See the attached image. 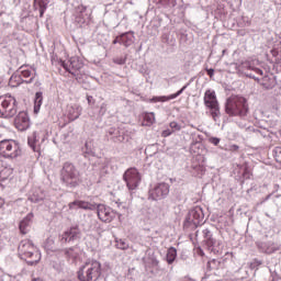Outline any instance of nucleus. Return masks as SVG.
<instances>
[{"label":"nucleus","mask_w":281,"mask_h":281,"mask_svg":"<svg viewBox=\"0 0 281 281\" xmlns=\"http://www.w3.org/2000/svg\"><path fill=\"white\" fill-rule=\"evenodd\" d=\"M172 133H173L172 130H165L162 131V137H170Z\"/></svg>","instance_id":"46"},{"label":"nucleus","mask_w":281,"mask_h":281,"mask_svg":"<svg viewBox=\"0 0 281 281\" xmlns=\"http://www.w3.org/2000/svg\"><path fill=\"white\" fill-rule=\"evenodd\" d=\"M160 3L165 5V8H175L177 0H160Z\"/></svg>","instance_id":"41"},{"label":"nucleus","mask_w":281,"mask_h":281,"mask_svg":"<svg viewBox=\"0 0 281 281\" xmlns=\"http://www.w3.org/2000/svg\"><path fill=\"white\" fill-rule=\"evenodd\" d=\"M135 43V32L128 31L121 34V45L123 47H131Z\"/></svg>","instance_id":"25"},{"label":"nucleus","mask_w":281,"mask_h":281,"mask_svg":"<svg viewBox=\"0 0 281 281\" xmlns=\"http://www.w3.org/2000/svg\"><path fill=\"white\" fill-rule=\"evenodd\" d=\"M81 113H82V108L78 104L68 105V108H67V115H68V120H70V122L78 120V117H80Z\"/></svg>","instance_id":"23"},{"label":"nucleus","mask_w":281,"mask_h":281,"mask_svg":"<svg viewBox=\"0 0 281 281\" xmlns=\"http://www.w3.org/2000/svg\"><path fill=\"white\" fill-rule=\"evenodd\" d=\"M34 82V77L30 79H22L21 75L16 70L9 79V87L16 88L20 87V85H32Z\"/></svg>","instance_id":"20"},{"label":"nucleus","mask_w":281,"mask_h":281,"mask_svg":"<svg viewBox=\"0 0 281 281\" xmlns=\"http://www.w3.org/2000/svg\"><path fill=\"white\" fill-rule=\"evenodd\" d=\"M100 115H104L106 113V104L102 103L99 111Z\"/></svg>","instance_id":"45"},{"label":"nucleus","mask_w":281,"mask_h":281,"mask_svg":"<svg viewBox=\"0 0 281 281\" xmlns=\"http://www.w3.org/2000/svg\"><path fill=\"white\" fill-rule=\"evenodd\" d=\"M151 265L153 267H159V260H157L156 258L151 259Z\"/></svg>","instance_id":"51"},{"label":"nucleus","mask_w":281,"mask_h":281,"mask_svg":"<svg viewBox=\"0 0 281 281\" xmlns=\"http://www.w3.org/2000/svg\"><path fill=\"white\" fill-rule=\"evenodd\" d=\"M100 276H102V263L98 260L86 261L78 271L80 281H98Z\"/></svg>","instance_id":"3"},{"label":"nucleus","mask_w":281,"mask_h":281,"mask_svg":"<svg viewBox=\"0 0 281 281\" xmlns=\"http://www.w3.org/2000/svg\"><path fill=\"white\" fill-rule=\"evenodd\" d=\"M203 234V238H204V243L207 247V249H210V251H217L216 249V240L214 239L213 235H212V231L205 228L202 231Z\"/></svg>","instance_id":"22"},{"label":"nucleus","mask_w":281,"mask_h":281,"mask_svg":"<svg viewBox=\"0 0 281 281\" xmlns=\"http://www.w3.org/2000/svg\"><path fill=\"white\" fill-rule=\"evenodd\" d=\"M127 58H128L127 55L114 57V58H113V63H114L115 65H126V59H127Z\"/></svg>","instance_id":"40"},{"label":"nucleus","mask_w":281,"mask_h":281,"mask_svg":"<svg viewBox=\"0 0 281 281\" xmlns=\"http://www.w3.org/2000/svg\"><path fill=\"white\" fill-rule=\"evenodd\" d=\"M162 38H164V41H165V43H168V44H170V41H169V38H168V35H162Z\"/></svg>","instance_id":"52"},{"label":"nucleus","mask_w":281,"mask_h":281,"mask_svg":"<svg viewBox=\"0 0 281 281\" xmlns=\"http://www.w3.org/2000/svg\"><path fill=\"white\" fill-rule=\"evenodd\" d=\"M177 260V248L169 247L166 255V261L168 265H172Z\"/></svg>","instance_id":"34"},{"label":"nucleus","mask_w":281,"mask_h":281,"mask_svg":"<svg viewBox=\"0 0 281 281\" xmlns=\"http://www.w3.org/2000/svg\"><path fill=\"white\" fill-rule=\"evenodd\" d=\"M123 181H125L128 190H136L142 182V176L136 168H130L124 172Z\"/></svg>","instance_id":"11"},{"label":"nucleus","mask_w":281,"mask_h":281,"mask_svg":"<svg viewBox=\"0 0 281 281\" xmlns=\"http://www.w3.org/2000/svg\"><path fill=\"white\" fill-rule=\"evenodd\" d=\"M47 137H48L47 132H40V133L34 132L31 136H29L27 144L34 153H41V145L45 144V140L47 139Z\"/></svg>","instance_id":"14"},{"label":"nucleus","mask_w":281,"mask_h":281,"mask_svg":"<svg viewBox=\"0 0 281 281\" xmlns=\"http://www.w3.org/2000/svg\"><path fill=\"white\" fill-rule=\"evenodd\" d=\"M34 8H38L40 16L43 19L45 11L47 10V5L49 4V0H34Z\"/></svg>","instance_id":"30"},{"label":"nucleus","mask_w":281,"mask_h":281,"mask_svg":"<svg viewBox=\"0 0 281 281\" xmlns=\"http://www.w3.org/2000/svg\"><path fill=\"white\" fill-rule=\"evenodd\" d=\"M34 220V213H29L21 222H20V232L21 234H27L30 226L32 225V221Z\"/></svg>","instance_id":"26"},{"label":"nucleus","mask_w":281,"mask_h":281,"mask_svg":"<svg viewBox=\"0 0 281 281\" xmlns=\"http://www.w3.org/2000/svg\"><path fill=\"white\" fill-rule=\"evenodd\" d=\"M210 144H213V146H218L221 144V138L218 137H211L209 138Z\"/></svg>","instance_id":"43"},{"label":"nucleus","mask_w":281,"mask_h":281,"mask_svg":"<svg viewBox=\"0 0 281 281\" xmlns=\"http://www.w3.org/2000/svg\"><path fill=\"white\" fill-rule=\"evenodd\" d=\"M16 99L12 95L0 97V117H14L18 113Z\"/></svg>","instance_id":"7"},{"label":"nucleus","mask_w":281,"mask_h":281,"mask_svg":"<svg viewBox=\"0 0 281 281\" xmlns=\"http://www.w3.org/2000/svg\"><path fill=\"white\" fill-rule=\"evenodd\" d=\"M260 267H262V260H259V259H254L249 263V269H251L252 271H258V269H260Z\"/></svg>","instance_id":"36"},{"label":"nucleus","mask_w":281,"mask_h":281,"mask_svg":"<svg viewBox=\"0 0 281 281\" xmlns=\"http://www.w3.org/2000/svg\"><path fill=\"white\" fill-rule=\"evenodd\" d=\"M239 127H240V128H245V123H240V124H239Z\"/></svg>","instance_id":"55"},{"label":"nucleus","mask_w":281,"mask_h":281,"mask_svg":"<svg viewBox=\"0 0 281 281\" xmlns=\"http://www.w3.org/2000/svg\"><path fill=\"white\" fill-rule=\"evenodd\" d=\"M205 214H203V209L201 206H195L191 209L184 220L183 227L184 229H196L203 220Z\"/></svg>","instance_id":"8"},{"label":"nucleus","mask_w":281,"mask_h":281,"mask_svg":"<svg viewBox=\"0 0 281 281\" xmlns=\"http://www.w3.org/2000/svg\"><path fill=\"white\" fill-rule=\"evenodd\" d=\"M188 85L183 86L180 90H178L176 93L170 94V95H161V97H154L151 99H149V102L151 104H157V102H170V100H177V98H179V95H181V93H183V91L186 89H188Z\"/></svg>","instance_id":"19"},{"label":"nucleus","mask_w":281,"mask_h":281,"mask_svg":"<svg viewBox=\"0 0 281 281\" xmlns=\"http://www.w3.org/2000/svg\"><path fill=\"white\" fill-rule=\"evenodd\" d=\"M29 201H31V203H41V201H45V192L41 189H33L29 195Z\"/></svg>","instance_id":"27"},{"label":"nucleus","mask_w":281,"mask_h":281,"mask_svg":"<svg viewBox=\"0 0 281 281\" xmlns=\"http://www.w3.org/2000/svg\"><path fill=\"white\" fill-rule=\"evenodd\" d=\"M170 194V184L166 182H160L149 189V199L151 201H161Z\"/></svg>","instance_id":"12"},{"label":"nucleus","mask_w":281,"mask_h":281,"mask_svg":"<svg viewBox=\"0 0 281 281\" xmlns=\"http://www.w3.org/2000/svg\"><path fill=\"white\" fill-rule=\"evenodd\" d=\"M231 67H234L236 74L239 76H247V78H252V80H260L259 78H256L254 74H248L247 71H255L258 76H263V71L260 68L254 67L251 65V61H241L240 64L234 63L231 64Z\"/></svg>","instance_id":"9"},{"label":"nucleus","mask_w":281,"mask_h":281,"mask_svg":"<svg viewBox=\"0 0 281 281\" xmlns=\"http://www.w3.org/2000/svg\"><path fill=\"white\" fill-rule=\"evenodd\" d=\"M155 124V113H145L143 115V126H153Z\"/></svg>","instance_id":"35"},{"label":"nucleus","mask_w":281,"mask_h":281,"mask_svg":"<svg viewBox=\"0 0 281 281\" xmlns=\"http://www.w3.org/2000/svg\"><path fill=\"white\" fill-rule=\"evenodd\" d=\"M14 169L5 162H0V181H5L9 177H11Z\"/></svg>","instance_id":"28"},{"label":"nucleus","mask_w":281,"mask_h":281,"mask_svg":"<svg viewBox=\"0 0 281 281\" xmlns=\"http://www.w3.org/2000/svg\"><path fill=\"white\" fill-rule=\"evenodd\" d=\"M204 106L211 110V115L216 122L221 116V108L218 106V99H216V92L214 90H206L204 93Z\"/></svg>","instance_id":"10"},{"label":"nucleus","mask_w":281,"mask_h":281,"mask_svg":"<svg viewBox=\"0 0 281 281\" xmlns=\"http://www.w3.org/2000/svg\"><path fill=\"white\" fill-rule=\"evenodd\" d=\"M116 248L117 249H122L123 251L128 249V243H126V240L124 239H116Z\"/></svg>","instance_id":"38"},{"label":"nucleus","mask_w":281,"mask_h":281,"mask_svg":"<svg viewBox=\"0 0 281 281\" xmlns=\"http://www.w3.org/2000/svg\"><path fill=\"white\" fill-rule=\"evenodd\" d=\"M82 238V231L78 225L71 226L65 233L59 235V241L61 245H67V243H76Z\"/></svg>","instance_id":"13"},{"label":"nucleus","mask_w":281,"mask_h":281,"mask_svg":"<svg viewBox=\"0 0 281 281\" xmlns=\"http://www.w3.org/2000/svg\"><path fill=\"white\" fill-rule=\"evenodd\" d=\"M2 205H5V201H3V199L0 198V209L2 207Z\"/></svg>","instance_id":"53"},{"label":"nucleus","mask_w":281,"mask_h":281,"mask_svg":"<svg viewBox=\"0 0 281 281\" xmlns=\"http://www.w3.org/2000/svg\"><path fill=\"white\" fill-rule=\"evenodd\" d=\"M72 76L79 85H87V81L89 80V74L82 69L77 70Z\"/></svg>","instance_id":"31"},{"label":"nucleus","mask_w":281,"mask_h":281,"mask_svg":"<svg viewBox=\"0 0 281 281\" xmlns=\"http://www.w3.org/2000/svg\"><path fill=\"white\" fill-rule=\"evenodd\" d=\"M170 128H171V132L172 133H177V131H181V124L177 123V122H171L169 124Z\"/></svg>","instance_id":"42"},{"label":"nucleus","mask_w":281,"mask_h":281,"mask_svg":"<svg viewBox=\"0 0 281 281\" xmlns=\"http://www.w3.org/2000/svg\"><path fill=\"white\" fill-rule=\"evenodd\" d=\"M117 204L119 210H126V205L122 202H115Z\"/></svg>","instance_id":"50"},{"label":"nucleus","mask_w":281,"mask_h":281,"mask_svg":"<svg viewBox=\"0 0 281 281\" xmlns=\"http://www.w3.org/2000/svg\"><path fill=\"white\" fill-rule=\"evenodd\" d=\"M256 246L261 254H276L280 249L273 241H257Z\"/></svg>","instance_id":"21"},{"label":"nucleus","mask_w":281,"mask_h":281,"mask_svg":"<svg viewBox=\"0 0 281 281\" xmlns=\"http://www.w3.org/2000/svg\"><path fill=\"white\" fill-rule=\"evenodd\" d=\"M52 245H54V239L47 238L46 244H45L46 249H54V247H52Z\"/></svg>","instance_id":"44"},{"label":"nucleus","mask_w":281,"mask_h":281,"mask_svg":"<svg viewBox=\"0 0 281 281\" xmlns=\"http://www.w3.org/2000/svg\"><path fill=\"white\" fill-rule=\"evenodd\" d=\"M85 89H89V87L86 86Z\"/></svg>","instance_id":"58"},{"label":"nucleus","mask_w":281,"mask_h":281,"mask_svg":"<svg viewBox=\"0 0 281 281\" xmlns=\"http://www.w3.org/2000/svg\"><path fill=\"white\" fill-rule=\"evenodd\" d=\"M271 54L274 58V63L280 64L281 63V48H273L271 50Z\"/></svg>","instance_id":"37"},{"label":"nucleus","mask_w":281,"mask_h":281,"mask_svg":"<svg viewBox=\"0 0 281 281\" xmlns=\"http://www.w3.org/2000/svg\"><path fill=\"white\" fill-rule=\"evenodd\" d=\"M21 155H23L21 143L15 139L0 140V157L4 159H18Z\"/></svg>","instance_id":"6"},{"label":"nucleus","mask_w":281,"mask_h":281,"mask_svg":"<svg viewBox=\"0 0 281 281\" xmlns=\"http://www.w3.org/2000/svg\"><path fill=\"white\" fill-rule=\"evenodd\" d=\"M272 155L278 164H281V147H274Z\"/></svg>","instance_id":"39"},{"label":"nucleus","mask_w":281,"mask_h":281,"mask_svg":"<svg viewBox=\"0 0 281 281\" xmlns=\"http://www.w3.org/2000/svg\"><path fill=\"white\" fill-rule=\"evenodd\" d=\"M225 111L227 115L232 117H240L245 120L247 113H249V104H247V99L240 95H232L226 100Z\"/></svg>","instance_id":"2"},{"label":"nucleus","mask_w":281,"mask_h":281,"mask_svg":"<svg viewBox=\"0 0 281 281\" xmlns=\"http://www.w3.org/2000/svg\"><path fill=\"white\" fill-rule=\"evenodd\" d=\"M81 153L83 157H95V149L93 148V143L91 140H87L85 146L81 148Z\"/></svg>","instance_id":"29"},{"label":"nucleus","mask_w":281,"mask_h":281,"mask_svg":"<svg viewBox=\"0 0 281 281\" xmlns=\"http://www.w3.org/2000/svg\"><path fill=\"white\" fill-rule=\"evenodd\" d=\"M60 181L66 188H78L80 186V170L71 162H65L60 171Z\"/></svg>","instance_id":"4"},{"label":"nucleus","mask_w":281,"mask_h":281,"mask_svg":"<svg viewBox=\"0 0 281 281\" xmlns=\"http://www.w3.org/2000/svg\"><path fill=\"white\" fill-rule=\"evenodd\" d=\"M206 72L210 78H214V68H206Z\"/></svg>","instance_id":"49"},{"label":"nucleus","mask_w":281,"mask_h":281,"mask_svg":"<svg viewBox=\"0 0 281 281\" xmlns=\"http://www.w3.org/2000/svg\"><path fill=\"white\" fill-rule=\"evenodd\" d=\"M261 85L265 89H273V87H276L277 82H276V78L274 77H269V76H265L261 79Z\"/></svg>","instance_id":"32"},{"label":"nucleus","mask_w":281,"mask_h":281,"mask_svg":"<svg viewBox=\"0 0 281 281\" xmlns=\"http://www.w3.org/2000/svg\"><path fill=\"white\" fill-rule=\"evenodd\" d=\"M105 137L108 139H112V142H128L131 137L128 134H126V131L124 128L120 127H109L105 132Z\"/></svg>","instance_id":"15"},{"label":"nucleus","mask_w":281,"mask_h":281,"mask_svg":"<svg viewBox=\"0 0 281 281\" xmlns=\"http://www.w3.org/2000/svg\"><path fill=\"white\" fill-rule=\"evenodd\" d=\"M92 99L93 97H88V102H91Z\"/></svg>","instance_id":"56"},{"label":"nucleus","mask_w":281,"mask_h":281,"mask_svg":"<svg viewBox=\"0 0 281 281\" xmlns=\"http://www.w3.org/2000/svg\"><path fill=\"white\" fill-rule=\"evenodd\" d=\"M33 281H41L40 279H34Z\"/></svg>","instance_id":"57"},{"label":"nucleus","mask_w":281,"mask_h":281,"mask_svg":"<svg viewBox=\"0 0 281 281\" xmlns=\"http://www.w3.org/2000/svg\"><path fill=\"white\" fill-rule=\"evenodd\" d=\"M239 146L238 145H231L229 146V150L232 151V153H237V150H239Z\"/></svg>","instance_id":"48"},{"label":"nucleus","mask_w":281,"mask_h":281,"mask_svg":"<svg viewBox=\"0 0 281 281\" xmlns=\"http://www.w3.org/2000/svg\"><path fill=\"white\" fill-rule=\"evenodd\" d=\"M43 106V93L41 91L35 93L34 98V113H38Z\"/></svg>","instance_id":"33"},{"label":"nucleus","mask_w":281,"mask_h":281,"mask_svg":"<svg viewBox=\"0 0 281 281\" xmlns=\"http://www.w3.org/2000/svg\"><path fill=\"white\" fill-rule=\"evenodd\" d=\"M69 251H74V248H69L66 250V255L69 256Z\"/></svg>","instance_id":"54"},{"label":"nucleus","mask_w":281,"mask_h":281,"mask_svg":"<svg viewBox=\"0 0 281 281\" xmlns=\"http://www.w3.org/2000/svg\"><path fill=\"white\" fill-rule=\"evenodd\" d=\"M18 74H20V77L22 80H30V78H36V69L27 68V66H21L18 69Z\"/></svg>","instance_id":"24"},{"label":"nucleus","mask_w":281,"mask_h":281,"mask_svg":"<svg viewBox=\"0 0 281 281\" xmlns=\"http://www.w3.org/2000/svg\"><path fill=\"white\" fill-rule=\"evenodd\" d=\"M60 65L65 68L66 71H68V74H71V76L85 67V64L80 57H70L68 61H60Z\"/></svg>","instance_id":"16"},{"label":"nucleus","mask_w":281,"mask_h":281,"mask_svg":"<svg viewBox=\"0 0 281 281\" xmlns=\"http://www.w3.org/2000/svg\"><path fill=\"white\" fill-rule=\"evenodd\" d=\"M68 207L69 210H76V207H78L79 210H97L98 217L102 221V223H111L115 218V216L122 218V214L111 209V206H106L104 204L97 205L90 202L76 200L74 202H70L68 204Z\"/></svg>","instance_id":"1"},{"label":"nucleus","mask_w":281,"mask_h":281,"mask_svg":"<svg viewBox=\"0 0 281 281\" xmlns=\"http://www.w3.org/2000/svg\"><path fill=\"white\" fill-rule=\"evenodd\" d=\"M117 43H119V45H122V37H121V35H119V36H116V37L114 38L113 45H117Z\"/></svg>","instance_id":"47"},{"label":"nucleus","mask_w":281,"mask_h":281,"mask_svg":"<svg viewBox=\"0 0 281 281\" xmlns=\"http://www.w3.org/2000/svg\"><path fill=\"white\" fill-rule=\"evenodd\" d=\"M14 125L18 131H27L30 128V116L26 112H20L14 119Z\"/></svg>","instance_id":"18"},{"label":"nucleus","mask_w":281,"mask_h":281,"mask_svg":"<svg viewBox=\"0 0 281 281\" xmlns=\"http://www.w3.org/2000/svg\"><path fill=\"white\" fill-rule=\"evenodd\" d=\"M19 256L22 260H27L29 265H37L41 261V252L30 239H24L18 247Z\"/></svg>","instance_id":"5"},{"label":"nucleus","mask_w":281,"mask_h":281,"mask_svg":"<svg viewBox=\"0 0 281 281\" xmlns=\"http://www.w3.org/2000/svg\"><path fill=\"white\" fill-rule=\"evenodd\" d=\"M89 19H91V11L83 4L78 5L75 11L76 23L85 25V23H89Z\"/></svg>","instance_id":"17"}]
</instances>
